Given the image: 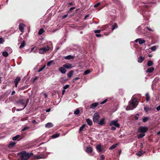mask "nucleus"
I'll return each instance as SVG.
<instances>
[{
  "instance_id": "obj_28",
  "label": "nucleus",
  "mask_w": 160,
  "mask_h": 160,
  "mask_svg": "<svg viewBox=\"0 0 160 160\" xmlns=\"http://www.w3.org/2000/svg\"><path fill=\"white\" fill-rule=\"evenodd\" d=\"M21 78L19 77H17L15 79L14 81V83H18L20 81Z\"/></svg>"
},
{
  "instance_id": "obj_43",
  "label": "nucleus",
  "mask_w": 160,
  "mask_h": 160,
  "mask_svg": "<svg viewBox=\"0 0 160 160\" xmlns=\"http://www.w3.org/2000/svg\"><path fill=\"white\" fill-rule=\"evenodd\" d=\"M39 156L41 158H46V155L43 154H40Z\"/></svg>"
},
{
  "instance_id": "obj_49",
  "label": "nucleus",
  "mask_w": 160,
  "mask_h": 160,
  "mask_svg": "<svg viewBox=\"0 0 160 160\" xmlns=\"http://www.w3.org/2000/svg\"><path fill=\"white\" fill-rule=\"evenodd\" d=\"M100 5V2H98L94 5V8H97Z\"/></svg>"
},
{
  "instance_id": "obj_51",
  "label": "nucleus",
  "mask_w": 160,
  "mask_h": 160,
  "mask_svg": "<svg viewBox=\"0 0 160 160\" xmlns=\"http://www.w3.org/2000/svg\"><path fill=\"white\" fill-rule=\"evenodd\" d=\"M105 159V157L103 155H102L100 157V160H104Z\"/></svg>"
},
{
  "instance_id": "obj_4",
  "label": "nucleus",
  "mask_w": 160,
  "mask_h": 160,
  "mask_svg": "<svg viewBox=\"0 0 160 160\" xmlns=\"http://www.w3.org/2000/svg\"><path fill=\"white\" fill-rule=\"evenodd\" d=\"M49 49L50 48L48 46H47L46 47L40 48L39 50V53L41 54H44L48 51L49 50Z\"/></svg>"
},
{
  "instance_id": "obj_35",
  "label": "nucleus",
  "mask_w": 160,
  "mask_h": 160,
  "mask_svg": "<svg viewBox=\"0 0 160 160\" xmlns=\"http://www.w3.org/2000/svg\"><path fill=\"white\" fill-rule=\"evenodd\" d=\"M25 42L24 41H23L21 43L20 46L19 47L20 48H21L25 46Z\"/></svg>"
},
{
  "instance_id": "obj_53",
  "label": "nucleus",
  "mask_w": 160,
  "mask_h": 160,
  "mask_svg": "<svg viewBox=\"0 0 160 160\" xmlns=\"http://www.w3.org/2000/svg\"><path fill=\"white\" fill-rule=\"evenodd\" d=\"M29 128V127H25L23 129H22V131H24Z\"/></svg>"
},
{
  "instance_id": "obj_34",
  "label": "nucleus",
  "mask_w": 160,
  "mask_h": 160,
  "mask_svg": "<svg viewBox=\"0 0 160 160\" xmlns=\"http://www.w3.org/2000/svg\"><path fill=\"white\" fill-rule=\"evenodd\" d=\"M2 55L5 57H7L8 55V52H7L6 51H4L2 53Z\"/></svg>"
},
{
  "instance_id": "obj_46",
  "label": "nucleus",
  "mask_w": 160,
  "mask_h": 160,
  "mask_svg": "<svg viewBox=\"0 0 160 160\" xmlns=\"http://www.w3.org/2000/svg\"><path fill=\"white\" fill-rule=\"evenodd\" d=\"M80 79V78H79V77H77V78H74L73 79V80H72V82H75L76 81V80H78V79Z\"/></svg>"
},
{
  "instance_id": "obj_15",
  "label": "nucleus",
  "mask_w": 160,
  "mask_h": 160,
  "mask_svg": "<svg viewBox=\"0 0 160 160\" xmlns=\"http://www.w3.org/2000/svg\"><path fill=\"white\" fill-rule=\"evenodd\" d=\"M63 67L67 69H70L72 68V64L69 63H67L63 65Z\"/></svg>"
},
{
  "instance_id": "obj_11",
  "label": "nucleus",
  "mask_w": 160,
  "mask_h": 160,
  "mask_svg": "<svg viewBox=\"0 0 160 160\" xmlns=\"http://www.w3.org/2000/svg\"><path fill=\"white\" fill-rule=\"evenodd\" d=\"M98 104L99 103L98 102H95L92 103L90 105V108L93 109H94Z\"/></svg>"
},
{
  "instance_id": "obj_57",
  "label": "nucleus",
  "mask_w": 160,
  "mask_h": 160,
  "mask_svg": "<svg viewBox=\"0 0 160 160\" xmlns=\"http://www.w3.org/2000/svg\"><path fill=\"white\" fill-rule=\"evenodd\" d=\"M68 16V14H65V15H63L62 17V19H64L65 18H66V17H67Z\"/></svg>"
},
{
  "instance_id": "obj_26",
  "label": "nucleus",
  "mask_w": 160,
  "mask_h": 160,
  "mask_svg": "<svg viewBox=\"0 0 160 160\" xmlns=\"http://www.w3.org/2000/svg\"><path fill=\"white\" fill-rule=\"evenodd\" d=\"M145 136V133H140L138 135V138H143V137H144Z\"/></svg>"
},
{
  "instance_id": "obj_20",
  "label": "nucleus",
  "mask_w": 160,
  "mask_h": 160,
  "mask_svg": "<svg viewBox=\"0 0 160 160\" xmlns=\"http://www.w3.org/2000/svg\"><path fill=\"white\" fill-rule=\"evenodd\" d=\"M16 144V143L15 142H12L9 144L8 147L10 148H12Z\"/></svg>"
},
{
  "instance_id": "obj_9",
  "label": "nucleus",
  "mask_w": 160,
  "mask_h": 160,
  "mask_svg": "<svg viewBox=\"0 0 160 160\" xmlns=\"http://www.w3.org/2000/svg\"><path fill=\"white\" fill-rule=\"evenodd\" d=\"M105 118H102L101 120L98 122V124L100 125L103 126L105 124Z\"/></svg>"
},
{
  "instance_id": "obj_12",
  "label": "nucleus",
  "mask_w": 160,
  "mask_h": 160,
  "mask_svg": "<svg viewBox=\"0 0 160 160\" xmlns=\"http://www.w3.org/2000/svg\"><path fill=\"white\" fill-rule=\"evenodd\" d=\"M25 27V25L24 24L20 23L19 25V29L21 32H23L24 28Z\"/></svg>"
},
{
  "instance_id": "obj_62",
  "label": "nucleus",
  "mask_w": 160,
  "mask_h": 160,
  "mask_svg": "<svg viewBox=\"0 0 160 160\" xmlns=\"http://www.w3.org/2000/svg\"><path fill=\"white\" fill-rule=\"evenodd\" d=\"M140 147L141 148H143V145L142 143H141L140 144Z\"/></svg>"
},
{
  "instance_id": "obj_50",
  "label": "nucleus",
  "mask_w": 160,
  "mask_h": 160,
  "mask_svg": "<svg viewBox=\"0 0 160 160\" xmlns=\"http://www.w3.org/2000/svg\"><path fill=\"white\" fill-rule=\"evenodd\" d=\"M94 32L95 33H99L101 32V30H95L94 31Z\"/></svg>"
},
{
  "instance_id": "obj_39",
  "label": "nucleus",
  "mask_w": 160,
  "mask_h": 160,
  "mask_svg": "<svg viewBox=\"0 0 160 160\" xmlns=\"http://www.w3.org/2000/svg\"><path fill=\"white\" fill-rule=\"evenodd\" d=\"M144 152H143L142 151H140L137 153V155L139 156H142L143 154L144 153Z\"/></svg>"
},
{
  "instance_id": "obj_55",
  "label": "nucleus",
  "mask_w": 160,
  "mask_h": 160,
  "mask_svg": "<svg viewBox=\"0 0 160 160\" xmlns=\"http://www.w3.org/2000/svg\"><path fill=\"white\" fill-rule=\"evenodd\" d=\"M111 129L112 130H115L116 129V128L114 126H112Z\"/></svg>"
},
{
  "instance_id": "obj_8",
  "label": "nucleus",
  "mask_w": 160,
  "mask_h": 160,
  "mask_svg": "<svg viewBox=\"0 0 160 160\" xmlns=\"http://www.w3.org/2000/svg\"><path fill=\"white\" fill-rule=\"evenodd\" d=\"M96 149L98 152H102L103 150V148H102L101 144H98L96 146Z\"/></svg>"
},
{
  "instance_id": "obj_10",
  "label": "nucleus",
  "mask_w": 160,
  "mask_h": 160,
  "mask_svg": "<svg viewBox=\"0 0 160 160\" xmlns=\"http://www.w3.org/2000/svg\"><path fill=\"white\" fill-rule=\"evenodd\" d=\"M58 70L62 74H64L66 72V70L63 67H60L58 69Z\"/></svg>"
},
{
  "instance_id": "obj_59",
  "label": "nucleus",
  "mask_w": 160,
  "mask_h": 160,
  "mask_svg": "<svg viewBox=\"0 0 160 160\" xmlns=\"http://www.w3.org/2000/svg\"><path fill=\"white\" fill-rule=\"evenodd\" d=\"M32 123L34 124H36L37 123V122L34 120L32 121Z\"/></svg>"
},
{
  "instance_id": "obj_14",
  "label": "nucleus",
  "mask_w": 160,
  "mask_h": 160,
  "mask_svg": "<svg viewBox=\"0 0 160 160\" xmlns=\"http://www.w3.org/2000/svg\"><path fill=\"white\" fill-rule=\"evenodd\" d=\"M135 42H139V44H142L144 43L145 42V40H144L143 39H142L140 38H138V39H136L135 40Z\"/></svg>"
},
{
  "instance_id": "obj_64",
  "label": "nucleus",
  "mask_w": 160,
  "mask_h": 160,
  "mask_svg": "<svg viewBox=\"0 0 160 160\" xmlns=\"http://www.w3.org/2000/svg\"><path fill=\"white\" fill-rule=\"evenodd\" d=\"M15 93V91H13L12 92V93H11V95H13Z\"/></svg>"
},
{
  "instance_id": "obj_48",
  "label": "nucleus",
  "mask_w": 160,
  "mask_h": 160,
  "mask_svg": "<svg viewBox=\"0 0 160 160\" xmlns=\"http://www.w3.org/2000/svg\"><path fill=\"white\" fill-rule=\"evenodd\" d=\"M75 7H73L71 8H70V9H69L68 12H72V10H73V9H75Z\"/></svg>"
},
{
  "instance_id": "obj_47",
  "label": "nucleus",
  "mask_w": 160,
  "mask_h": 160,
  "mask_svg": "<svg viewBox=\"0 0 160 160\" xmlns=\"http://www.w3.org/2000/svg\"><path fill=\"white\" fill-rule=\"evenodd\" d=\"M4 40L2 38H0V44H2L4 42Z\"/></svg>"
},
{
  "instance_id": "obj_17",
  "label": "nucleus",
  "mask_w": 160,
  "mask_h": 160,
  "mask_svg": "<svg viewBox=\"0 0 160 160\" xmlns=\"http://www.w3.org/2000/svg\"><path fill=\"white\" fill-rule=\"evenodd\" d=\"M86 121L87 122L88 124L90 126H91L92 125V121L89 118L86 119Z\"/></svg>"
},
{
  "instance_id": "obj_60",
  "label": "nucleus",
  "mask_w": 160,
  "mask_h": 160,
  "mask_svg": "<svg viewBox=\"0 0 160 160\" xmlns=\"http://www.w3.org/2000/svg\"><path fill=\"white\" fill-rule=\"evenodd\" d=\"M50 110H51V108H49L47 109L46 110V112H49L50 111Z\"/></svg>"
},
{
  "instance_id": "obj_3",
  "label": "nucleus",
  "mask_w": 160,
  "mask_h": 160,
  "mask_svg": "<svg viewBox=\"0 0 160 160\" xmlns=\"http://www.w3.org/2000/svg\"><path fill=\"white\" fill-rule=\"evenodd\" d=\"M25 100L22 98L20 99L17 101V102L18 104L24 106L23 108L21 109L20 110H23L26 107L27 105V103H25Z\"/></svg>"
},
{
  "instance_id": "obj_45",
  "label": "nucleus",
  "mask_w": 160,
  "mask_h": 160,
  "mask_svg": "<svg viewBox=\"0 0 160 160\" xmlns=\"http://www.w3.org/2000/svg\"><path fill=\"white\" fill-rule=\"evenodd\" d=\"M69 85H66L64 86L63 89H67L69 88Z\"/></svg>"
},
{
  "instance_id": "obj_21",
  "label": "nucleus",
  "mask_w": 160,
  "mask_h": 160,
  "mask_svg": "<svg viewBox=\"0 0 160 160\" xmlns=\"http://www.w3.org/2000/svg\"><path fill=\"white\" fill-rule=\"evenodd\" d=\"M112 28L111 29L112 31H113L115 28H117L118 26L117 24L116 23H114L112 25Z\"/></svg>"
},
{
  "instance_id": "obj_52",
  "label": "nucleus",
  "mask_w": 160,
  "mask_h": 160,
  "mask_svg": "<svg viewBox=\"0 0 160 160\" xmlns=\"http://www.w3.org/2000/svg\"><path fill=\"white\" fill-rule=\"evenodd\" d=\"M107 101V99H105V100H103V101L102 102L100 103V104H102L104 103H105Z\"/></svg>"
},
{
  "instance_id": "obj_40",
  "label": "nucleus",
  "mask_w": 160,
  "mask_h": 160,
  "mask_svg": "<svg viewBox=\"0 0 160 160\" xmlns=\"http://www.w3.org/2000/svg\"><path fill=\"white\" fill-rule=\"evenodd\" d=\"M53 60H51L48 62L47 64V65L48 67L50 66L52 64V63L53 62Z\"/></svg>"
},
{
  "instance_id": "obj_5",
  "label": "nucleus",
  "mask_w": 160,
  "mask_h": 160,
  "mask_svg": "<svg viewBox=\"0 0 160 160\" xmlns=\"http://www.w3.org/2000/svg\"><path fill=\"white\" fill-rule=\"evenodd\" d=\"M100 118L99 114L98 112L95 113L93 116L92 120L94 122H98Z\"/></svg>"
},
{
  "instance_id": "obj_19",
  "label": "nucleus",
  "mask_w": 160,
  "mask_h": 160,
  "mask_svg": "<svg viewBox=\"0 0 160 160\" xmlns=\"http://www.w3.org/2000/svg\"><path fill=\"white\" fill-rule=\"evenodd\" d=\"M144 110L147 113H148V112L151 110V108L148 107H145L144 108Z\"/></svg>"
},
{
  "instance_id": "obj_24",
  "label": "nucleus",
  "mask_w": 160,
  "mask_h": 160,
  "mask_svg": "<svg viewBox=\"0 0 160 160\" xmlns=\"http://www.w3.org/2000/svg\"><path fill=\"white\" fill-rule=\"evenodd\" d=\"M118 145V144L117 143L114 145H113L111 146L109 148V150H112L115 148Z\"/></svg>"
},
{
  "instance_id": "obj_27",
  "label": "nucleus",
  "mask_w": 160,
  "mask_h": 160,
  "mask_svg": "<svg viewBox=\"0 0 160 160\" xmlns=\"http://www.w3.org/2000/svg\"><path fill=\"white\" fill-rule=\"evenodd\" d=\"M60 135L59 133L54 134L51 136V137L52 138H54L58 137Z\"/></svg>"
},
{
  "instance_id": "obj_37",
  "label": "nucleus",
  "mask_w": 160,
  "mask_h": 160,
  "mask_svg": "<svg viewBox=\"0 0 160 160\" xmlns=\"http://www.w3.org/2000/svg\"><path fill=\"white\" fill-rule=\"evenodd\" d=\"M146 100L147 101H148L150 99V96L148 93H147L146 94Z\"/></svg>"
},
{
  "instance_id": "obj_13",
  "label": "nucleus",
  "mask_w": 160,
  "mask_h": 160,
  "mask_svg": "<svg viewBox=\"0 0 160 160\" xmlns=\"http://www.w3.org/2000/svg\"><path fill=\"white\" fill-rule=\"evenodd\" d=\"M93 149L91 147H88L86 149V152L88 153H90L92 152Z\"/></svg>"
},
{
  "instance_id": "obj_38",
  "label": "nucleus",
  "mask_w": 160,
  "mask_h": 160,
  "mask_svg": "<svg viewBox=\"0 0 160 160\" xmlns=\"http://www.w3.org/2000/svg\"><path fill=\"white\" fill-rule=\"evenodd\" d=\"M44 32V30H43V29H42V28H41L39 32H38V34L39 35H41L42 34V33L43 32Z\"/></svg>"
},
{
  "instance_id": "obj_56",
  "label": "nucleus",
  "mask_w": 160,
  "mask_h": 160,
  "mask_svg": "<svg viewBox=\"0 0 160 160\" xmlns=\"http://www.w3.org/2000/svg\"><path fill=\"white\" fill-rule=\"evenodd\" d=\"M107 28V26H104L102 27V30H105Z\"/></svg>"
},
{
  "instance_id": "obj_25",
  "label": "nucleus",
  "mask_w": 160,
  "mask_h": 160,
  "mask_svg": "<svg viewBox=\"0 0 160 160\" xmlns=\"http://www.w3.org/2000/svg\"><path fill=\"white\" fill-rule=\"evenodd\" d=\"M73 73V72L72 70H71L69 72L68 74V76L69 78L72 77Z\"/></svg>"
},
{
  "instance_id": "obj_54",
  "label": "nucleus",
  "mask_w": 160,
  "mask_h": 160,
  "mask_svg": "<svg viewBox=\"0 0 160 160\" xmlns=\"http://www.w3.org/2000/svg\"><path fill=\"white\" fill-rule=\"evenodd\" d=\"M69 5L70 6L75 5V3L74 2H72L69 3Z\"/></svg>"
},
{
  "instance_id": "obj_6",
  "label": "nucleus",
  "mask_w": 160,
  "mask_h": 160,
  "mask_svg": "<svg viewBox=\"0 0 160 160\" xmlns=\"http://www.w3.org/2000/svg\"><path fill=\"white\" fill-rule=\"evenodd\" d=\"M148 128L146 127H139L138 130V133H144L148 130Z\"/></svg>"
},
{
  "instance_id": "obj_2",
  "label": "nucleus",
  "mask_w": 160,
  "mask_h": 160,
  "mask_svg": "<svg viewBox=\"0 0 160 160\" xmlns=\"http://www.w3.org/2000/svg\"><path fill=\"white\" fill-rule=\"evenodd\" d=\"M138 105V102L136 98L132 99L129 102V104L126 108V110H132L136 108Z\"/></svg>"
},
{
  "instance_id": "obj_29",
  "label": "nucleus",
  "mask_w": 160,
  "mask_h": 160,
  "mask_svg": "<svg viewBox=\"0 0 160 160\" xmlns=\"http://www.w3.org/2000/svg\"><path fill=\"white\" fill-rule=\"evenodd\" d=\"M153 64V62L151 60H149L148 62L147 65L148 67H150Z\"/></svg>"
},
{
  "instance_id": "obj_61",
  "label": "nucleus",
  "mask_w": 160,
  "mask_h": 160,
  "mask_svg": "<svg viewBox=\"0 0 160 160\" xmlns=\"http://www.w3.org/2000/svg\"><path fill=\"white\" fill-rule=\"evenodd\" d=\"M157 110L158 111H159L160 110V105L158 106V107L156 108Z\"/></svg>"
},
{
  "instance_id": "obj_7",
  "label": "nucleus",
  "mask_w": 160,
  "mask_h": 160,
  "mask_svg": "<svg viewBox=\"0 0 160 160\" xmlns=\"http://www.w3.org/2000/svg\"><path fill=\"white\" fill-rule=\"evenodd\" d=\"M118 120H112V121L109 123L110 126L114 125L118 128H119L120 125L119 123L118 122Z\"/></svg>"
},
{
  "instance_id": "obj_42",
  "label": "nucleus",
  "mask_w": 160,
  "mask_h": 160,
  "mask_svg": "<svg viewBox=\"0 0 160 160\" xmlns=\"http://www.w3.org/2000/svg\"><path fill=\"white\" fill-rule=\"evenodd\" d=\"M90 71L89 69H87L84 72V74L85 75H86L90 73Z\"/></svg>"
},
{
  "instance_id": "obj_16",
  "label": "nucleus",
  "mask_w": 160,
  "mask_h": 160,
  "mask_svg": "<svg viewBox=\"0 0 160 160\" xmlns=\"http://www.w3.org/2000/svg\"><path fill=\"white\" fill-rule=\"evenodd\" d=\"M86 125L85 124H83L81 127H80L79 129V132L80 133L83 130H85L84 129H85V130L86 129H85V127L86 126Z\"/></svg>"
},
{
  "instance_id": "obj_22",
  "label": "nucleus",
  "mask_w": 160,
  "mask_h": 160,
  "mask_svg": "<svg viewBox=\"0 0 160 160\" xmlns=\"http://www.w3.org/2000/svg\"><path fill=\"white\" fill-rule=\"evenodd\" d=\"M53 127V124L51 122H48L45 125L46 128H50Z\"/></svg>"
},
{
  "instance_id": "obj_1",
  "label": "nucleus",
  "mask_w": 160,
  "mask_h": 160,
  "mask_svg": "<svg viewBox=\"0 0 160 160\" xmlns=\"http://www.w3.org/2000/svg\"><path fill=\"white\" fill-rule=\"evenodd\" d=\"M18 155L19 156L21 160H28L33 154L32 152H27L26 151H23L18 153Z\"/></svg>"
},
{
  "instance_id": "obj_36",
  "label": "nucleus",
  "mask_w": 160,
  "mask_h": 160,
  "mask_svg": "<svg viewBox=\"0 0 160 160\" xmlns=\"http://www.w3.org/2000/svg\"><path fill=\"white\" fill-rule=\"evenodd\" d=\"M149 49L152 50V51H155L156 50L157 47L156 46H153L150 48Z\"/></svg>"
},
{
  "instance_id": "obj_23",
  "label": "nucleus",
  "mask_w": 160,
  "mask_h": 160,
  "mask_svg": "<svg viewBox=\"0 0 160 160\" xmlns=\"http://www.w3.org/2000/svg\"><path fill=\"white\" fill-rule=\"evenodd\" d=\"M145 58L142 56H140L138 58V62H142L144 60Z\"/></svg>"
},
{
  "instance_id": "obj_30",
  "label": "nucleus",
  "mask_w": 160,
  "mask_h": 160,
  "mask_svg": "<svg viewBox=\"0 0 160 160\" xmlns=\"http://www.w3.org/2000/svg\"><path fill=\"white\" fill-rule=\"evenodd\" d=\"M149 119V117H144L142 120V122L144 123L148 121Z\"/></svg>"
},
{
  "instance_id": "obj_63",
  "label": "nucleus",
  "mask_w": 160,
  "mask_h": 160,
  "mask_svg": "<svg viewBox=\"0 0 160 160\" xmlns=\"http://www.w3.org/2000/svg\"><path fill=\"white\" fill-rule=\"evenodd\" d=\"M65 92V89H63L62 91V94L63 95L64 94Z\"/></svg>"
},
{
  "instance_id": "obj_31",
  "label": "nucleus",
  "mask_w": 160,
  "mask_h": 160,
  "mask_svg": "<svg viewBox=\"0 0 160 160\" xmlns=\"http://www.w3.org/2000/svg\"><path fill=\"white\" fill-rule=\"evenodd\" d=\"M65 59L67 60H70L73 58V56L71 55H68L65 57Z\"/></svg>"
},
{
  "instance_id": "obj_58",
  "label": "nucleus",
  "mask_w": 160,
  "mask_h": 160,
  "mask_svg": "<svg viewBox=\"0 0 160 160\" xmlns=\"http://www.w3.org/2000/svg\"><path fill=\"white\" fill-rule=\"evenodd\" d=\"M95 35L97 37H99L101 36V34H96Z\"/></svg>"
},
{
  "instance_id": "obj_32",
  "label": "nucleus",
  "mask_w": 160,
  "mask_h": 160,
  "mask_svg": "<svg viewBox=\"0 0 160 160\" xmlns=\"http://www.w3.org/2000/svg\"><path fill=\"white\" fill-rule=\"evenodd\" d=\"M20 137V135H17L13 137L12 138V139L13 141H15L18 139Z\"/></svg>"
},
{
  "instance_id": "obj_44",
  "label": "nucleus",
  "mask_w": 160,
  "mask_h": 160,
  "mask_svg": "<svg viewBox=\"0 0 160 160\" xmlns=\"http://www.w3.org/2000/svg\"><path fill=\"white\" fill-rule=\"evenodd\" d=\"M45 67H46V65H45L42 67L40 68L39 69V70H38V72H40L42 71L45 68Z\"/></svg>"
},
{
  "instance_id": "obj_41",
  "label": "nucleus",
  "mask_w": 160,
  "mask_h": 160,
  "mask_svg": "<svg viewBox=\"0 0 160 160\" xmlns=\"http://www.w3.org/2000/svg\"><path fill=\"white\" fill-rule=\"evenodd\" d=\"M80 112V110L79 109H77L74 112V114L75 115H78Z\"/></svg>"
},
{
  "instance_id": "obj_18",
  "label": "nucleus",
  "mask_w": 160,
  "mask_h": 160,
  "mask_svg": "<svg viewBox=\"0 0 160 160\" xmlns=\"http://www.w3.org/2000/svg\"><path fill=\"white\" fill-rule=\"evenodd\" d=\"M154 70V68L153 67H151L148 68L146 71L147 72L151 73Z\"/></svg>"
},
{
  "instance_id": "obj_33",
  "label": "nucleus",
  "mask_w": 160,
  "mask_h": 160,
  "mask_svg": "<svg viewBox=\"0 0 160 160\" xmlns=\"http://www.w3.org/2000/svg\"><path fill=\"white\" fill-rule=\"evenodd\" d=\"M41 159V158L40 157L39 155H35L33 157V158H32V160H34V159Z\"/></svg>"
}]
</instances>
